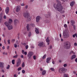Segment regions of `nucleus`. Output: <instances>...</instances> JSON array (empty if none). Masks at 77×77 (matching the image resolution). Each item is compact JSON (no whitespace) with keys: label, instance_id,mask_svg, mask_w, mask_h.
Here are the masks:
<instances>
[{"label":"nucleus","instance_id":"79ce46f5","mask_svg":"<svg viewBox=\"0 0 77 77\" xmlns=\"http://www.w3.org/2000/svg\"><path fill=\"white\" fill-rule=\"evenodd\" d=\"M14 47L15 48H17V45L16 44H14Z\"/></svg>","mask_w":77,"mask_h":77},{"label":"nucleus","instance_id":"dca6fc26","mask_svg":"<svg viewBox=\"0 0 77 77\" xmlns=\"http://www.w3.org/2000/svg\"><path fill=\"white\" fill-rule=\"evenodd\" d=\"M46 72H47L46 70H43L42 73V75H45V74Z\"/></svg>","mask_w":77,"mask_h":77},{"label":"nucleus","instance_id":"052dcab7","mask_svg":"<svg viewBox=\"0 0 77 77\" xmlns=\"http://www.w3.org/2000/svg\"><path fill=\"white\" fill-rule=\"evenodd\" d=\"M75 62H77V58H76V59H75Z\"/></svg>","mask_w":77,"mask_h":77},{"label":"nucleus","instance_id":"ddd939ff","mask_svg":"<svg viewBox=\"0 0 77 77\" xmlns=\"http://www.w3.org/2000/svg\"><path fill=\"white\" fill-rule=\"evenodd\" d=\"M51 60V57H48L47 58L46 62L47 63H50V61Z\"/></svg>","mask_w":77,"mask_h":77},{"label":"nucleus","instance_id":"c03bdc74","mask_svg":"<svg viewBox=\"0 0 77 77\" xmlns=\"http://www.w3.org/2000/svg\"><path fill=\"white\" fill-rule=\"evenodd\" d=\"M74 45L75 46H76V47H77V44L76 43H75Z\"/></svg>","mask_w":77,"mask_h":77},{"label":"nucleus","instance_id":"f3484780","mask_svg":"<svg viewBox=\"0 0 77 77\" xmlns=\"http://www.w3.org/2000/svg\"><path fill=\"white\" fill-rule=\"evenodd\" d=\"M76 57V55H72V56L71 59V60H72L73 59L75 58Z\"/></svg>","mask_w":77,"mask_h":77},{"label":"nucleus","instance_id":"a19ab883","mask_svg":"<svg viewBox=\"0 0 77 77\" xmlns=\"http://www.w3.org/2000/svg\"><path fill=\"white\" fill-rule=\"evenodd\" d=\"M2 49H3V50H5V46H2Z\"/></svg>","mask_w":77,"mask_h":77},{"label":"nucleus","instance_id":"1a4fd4ad","mask_svg":"<svg viewBox=\"0 0 77 77\" xmlns=\"http://www.w3.org/2000/svg\"><path fill=\"white\" fill-rule=\"evenodd\" d=\"M65 71V68H62L59 69V72L60 73H62Z\"/></svg>","mask_w":77,"mask_h":77},{"label":"nucleus","instance_id":"f8f14e48","mask_svg":"<svg viewBox=\"0 0 77 77\" xmlns=\"http://www.w3.org/2000/svg\"><path fill=\"white\" fill-rule=\"evenodd\" d=\"M41 17L40 16H38L36 17V21L37 23L39 22V20H41Z\"/></svg>","mask_w":77,"mask_h":77},{"label":"nucleus","instance_id":"2eb2a0df","mask_svg":"<svg viewBox=\"0 0 77 77\" xmlns=\"http://www.w3.org/2000/svg\"><path fill=\"white\" fill-rule=\"evenodd\" d=\"M9 7H7L6 8L5 10V12L7 14L9 13Z\"/></svg>","mask_w":77,"mask_h":77},{"label":"nucleus","instance_id":"2f4dec72","mask_svg":"<svg viewBox=\"0 0 77 77\" xmlns=\"http://www.w3.org/2000/svg\"><path fill=\"white\" fill-rule=\"evenodd\" d=\"M30 26H32V27H34V26H35V25L34 24L31 23L30 24Z\"/></svg>","mask_w":77,"mask_h":77},{"label":"nucleus","instance_id":"a18cd8bd","mask_svg":"<svg viewBox=\"0 0 77 77\" xmlns=\"http://www.w3.org/2000/svg\"><path fill=\"white\" fill-rule=\"evenodd\" d=\"M66 66H67V64H64L63 65V66H64V67H66Z\"/></svg>","mask_w":77,"mask_h":77},{"label":"nucleus","instance_id":"603ef678","mask_svg":"<svg viewBox=\"0 0 77 77\" xmlns=\"http://www.w3.org/2000/svg\"><path fill=\"white\" fill-rule=\"evenodd\" d=\"M52 63L54 64V63H55L54 61H52Z\"/></svg>","mask_w":77,"mask_h":77},{"label":"nucleus","instance_id":"680f3d73","mask_svg":"<svg viewBox=\"0 0 77 77\" xmlns=\"http://www.w3.org/2000/svg\"><path fill=\"white\" fill-rule=\"evenodd\" d=\"M2 8H0V12L1 11H2Z\"/></svg>","mask_w":77,"mask_h":77},{"label":"nucleus","instance_id":"473e14b6","mask_svg":"<svg viewBox=\"0 0 77 77\" xmlns=\"http://www.w3.org/2000/svg\"><path fill=\"white\" fill-rule=\"evenodd\" d=\"M22 68L21 67H19V68H18L17 70L18 71H20V70H21V69Z\"/></svg>","mask_w":77,"mask_h":77},{"label":"nucleus","instance_id":"6e6d98bb","mask_svg":"<svg viewBox=\"0 0 77 77\" xmlns=\"http://www.w3.org/2000/svg\"><path fill=\"white\" fill-rule=\"evenodd\" d=\"M14 77H17V76L16 75H14Z\"/></svg>","mask_w":77,"mask_h":77},{"label":"nucleus","instance_id":"0eeeda50","mask_svg":"<svg viewBox=\"0 0 77 77\" xmlns=\"http://www.w3.org/2000/svg\"><path fill=\"white\" fill-rule=\"evenodd\" d=\"M33 53L32 52H29L27 54V56L29 57V59H31V57L33 56Z\"/></svg>","mask_w":77,"mask_h":77},{"label":"nucleus","instance_id":"39448f33","mask_svg":"<svg viewBox=\"0 0 77 77\" xmlns=\"http://www.w3.org/2000/svg\"><path fill=\"white\" fill-rule=\"evenodd\" d=\"M21 60L20 59L18 58L16 63V67H18V66H20V65H21Z\"/></svg>","mask_w":77,"mask_h":77},{"label":"nucleus","instance_id":"7c9ffc66","mask_svg":"<svg viewBox=\"0 0 77 77\" xmlns=\"http://www.w3.org/2000/svg\"><path fill=\"white\" fill-rule=\"evenodd\" d=\"M2 17H0V23H2Z\"/></svg>","mask_w":77,"mask_h":77},{"label":"nucleus","instance_id":"9b49d317","mask_svg":"<svg viewBox=\"0 0 77 77\" xmlns=\"http://www.w3.org/2000/svg\"><path fill=\"white\" fill-rule=\"evenodd\" d=\"M21 10V7L20 5H18L16 9V12H18L20 11Z\"/></svg>","mask_w":77,"mask_h":77},{"label":"nucleus","instance_id":"4be33fe9","mask_svg":"<svg viewBox=\"0 0 77 77\" xmlns=\"http://www.w3.org/2000/svg\"><path fill=\"white\" fill-rule=\"evenodd\" d=\"M47 57V55H46V54H45L43 57L42 59H45V57Z\"/></svg>","mask_w":77,"mask_h":77},{"label":"nucleus","instance_id":"7ed1b4c3","mask_svg":"<svg viewBox=\"0 0 77 77\" xmlns=\"http://www.w3.org/2000/svg\"><path fill=\"white\" fill-rule=\"evenodd\" d=\"M5 25H6V26H7L8 30H11V29H12L13 27H12V26L10 25V24L8 22H5Z\"/></svg>","mask_w":77,"mask_h":77},{"label":"nucleus","instance_id":"3c124183","mask_svg":"<svg viewBox=\"0 0 77 77\" xmlns=\"http://www.w3.org/2000/svg\"><path fill=\"white\" fill-rule=\"evenodd\" d=\"M4 19H6V16H4Z\"/></svg>","mask_w":77,"mask_h":77},{"label":"nucleus","instance_id":"4c0bfd02","mask_svg":"<svg viewBox=\"0 0 77 77\" xmlns=\"http://www.w3.org/2000/svg\"><path fill=\"white\" fill-rule=\"evenodd\" d=\"M36 57L35 56H34L33 57V59L34 60H35Z\"/></svg>","mask_w":77,"mask_h":77},{"label":"nucleus","instance_id":"423d86ee","mask_svg":"<svg viewBox=\"0 0 77 77\" xmlns=\"http://www.w3.org/2000/svg\"><path fill=\"white\" fill-rule=\"evenodd\" d=\"M64 48L67 50L69 48V45L68 44V42H66L64 44Z\"/></svg>","mask_w":77,"mask_h":77},{"label":"nucleus","instance_id":"c9c22d12","mask_svg":"<svg viewBox=\"0 0 77 77\" xmlns=\"http://www.w3.org/2000/svg\"><path fill=\"white\" fill-rule=\"evenodd\" d=\"M31 35H32V34H31V32H29L28 35L30 37V36H31Z\"/></svg>","mask_w":77,"mask_h":77},{"label":"nucleus","instance_id":"6e6552de","mask_svg":"<svg viewBox=\"0 0 77 77\" xmlns=\"http://www.w3.org/2000/svg\"><path fill=\"white\" fill-rule=\"evenodd\" d=\"M45 18H50L51 17V12H49L48 13V15L47 14H45Z\"/></svg>","mask_w":77,"mask_h":77},{"label":"nucleus","instance_id":"9d476101","mask_svg":"<svg viewBox=\"0 0 77 77\" xmlns=\"http://www.w3.org/2000/svg\"><path fill=\"white\" fill-rule=\"evenodd\" d=\"M38 45L39 47H45V44L43 42H41L38 44Z\"/></svg>","mask_w":77,"mask_h":77},{"label":"nucleus","instance_id":"4468645a","mask_svg":"<svg viewBox=\"0 0 77 77\" xmlns=\"http://www.w3.org/2000/svg\"><path fill=\"white\" fill-rule=\"evenodd\" d=\"M4 63H3L0 62V68L2 69L4 68Z\"/></svg>","mask_w":77,"mask_h":77},{"label":"nucleus","instance_id":"bb28decb","mask_svg":"<svg viewBox=\"0 0 77 77\" xmlns=\"http://www.w3.org/2000/svg\"><path fill=\"white\" fill-rule=\"evenodd\" d=\"M18 55L17 54H16L15 55H14L13 56L14 58H17L18 57Z\"/></svg>","mask_w":77,"mask_h":77},{"label":"nucleus","instance_id":"c85d7f7f","mask_svg":"<svg viewBox=\"0 0 77 77\" xmlns=\"http://www.w3.org/2000/svg\"><path fill=\"white\" fill-rule=\"evenodd\" d=\"M75 36H76V38L77 37V34H74L73 35V38H75Z\"/></svg>","mask_w":77,"mask_h":77},{"label":"nucleus","instance_id":"aec40b11","mask_svg":"<svg viewBox=\"0 0 77 77\" xmlns=\"http://www.w3.org/2000/svg\"><path fill=\"white\" fill-rule=\"evenodd\" d=\"M74 1L72 2L70 4V5L71 6H72V7L73 6V5H74Z\"/></svg>","mask_w":77,"mask_h":77},{"label":"nucleus","instance_id":"e433bc0d","mask_svg":"<svg viewBox=\"0 0 77 77\" xmlns=\"http://www.w3.org/2000/svg\"><path fill=\"white\" fill-rule=\"evenodd\" d=\"M64 27H65L66 28V27H67V25H66V24H65L64 25Z\"/></svg>","mask_w":77,"mask_h":77},{"label":"nucleus","instance_id":"0e129e2a","mask_svg":"<svg viewBox=\"0 0 77 77\" xmlns=\"http://www.w3.org/2000/svg\"><path fill=\"white\" fill-rule=\"evenodd\" d=\"M61 62H62V60H59V62L60 63Z\"/></svg>","mask_w":77,"mask_h":77},{"label":"nucleus","instance_id":"b1692460","mask_svg":"<svg viewBox=\"0 0 77 77\" xmlns=\"http://www.w3.org/2000/svg\"><path fill=\"white\" fill-rule=\"evenodd\" d=\"M45 23H50V21L48 20H46L45 21Z\"/></svg>","mask_w":77,"mask_h":77},{"label":"nucleus","instance_id":"13d9d810","mask_svg":"<svg viewBox=\"0 0 77 77\" xmlns=\"http://www.w3.org/2000/svg\"><path fill=\"white\" fill-rule=\"evenodd\" d=\"M14 41H15V39H13L12 40V42H14Z\"/></svg>","mask_w":77,"mask_h":77},{"label":"nucleus","instance_id":"f257e3e1","mask_svg":"<svg viewBox=\"0 0 77 77\" xmlns=\"http://www.w3.org/2000/svg\"><path fill=\"white\" fill-rule=\"evenodd\" d=\"M56 2L57 3V4L55 3L54 5V7L55 9H57V11L60 12L61 14H63L65 12V10H63V7L61 5L60 2L59 0H56Z\"/></svg>","mask_w":77,"mask_h":77},{"label":"nucleus","instance_id":"72a5a7b5","mask_svg":"<svg viewBox=\"0 0 77 77\" xmlns=\"http://www.w3.org/2000/svg\"><path fill=\"white\" fill-rule=\"evenodd\" d=\"M50 69L52 71H54V68H52Z\"/></svg>","mask_w":77,"mask_h":77},{"label":"nucleus","instance_id":"6ab92c4d","mask_svg":"<svg viewBox=\"0 0 77 77\" xmlns=\"http://www.w3.org/2000/svg\"><path fill=\"white\" fill-rule=\"evenodd\" d=\"M35 32L36 33H39V29H37L36 28H35Z\"/></svg>","mask_w":77,"mask_h":77},{"label":"nucleus","instance_id":"ea45409f","mask_svg":"<svg viewBox=\"0 0 77 77\" xmlns=\"http://www.w3.org/2000/svg\"><path fill=\"white\" fill-rule=\"evenodd\" d=\"M3 54H7V53L5 52H4L3 53Z\"/></svg>","mask_w":77,"mask_h":77},{"label":"nucleus","instance_id":"338daca9","mask_svg":"<svg viewBox=\"0 0 77 77\" xmlns=\"http://www.w3.org/2000/svg\"><path fill=\"white\" fill-rule=\"evenodd\" d=\"M50 48L51 49V48H52V47L51 46H50Z\"/></svg>","mask_w":77,"mask_h":77},{"label":"nucleus","instance_id":"4d7b16f0","mask_svg":"<svg viewBox=\"0 0 77 77\" xmlns=\"http://www.w3.org/2000/svg\"><path fill=\"white\" fill-rule=\"evenodd\" d=\"M21 57L22 58H23V55H22L21 56Z\"/></svg>","mask_w":77,"mask_h":77},{"label":"nucleus","instance_id":"8fccbe9b","mask_svg":"<svg viewBox=\"0 0 77 77\" xmlns=\"http://www.w3.org/2000/svg\"><path fill=\"white\" fill-rule=\"evenodd\" d=\"M8 44H10V40H8Z\"/></svg>","mask_w":77,"mask_h":77},{"label":"nucleus","instance_id":"49530a36","mask_svg":"<svg viewBox=\"0 0 77 77\" xmlns=\"http://www.w3.org/2000/svg\"><path fill=\"white\" fill-rule=\"evenodd\" d=\"M24 54H25V55H27V52H24Z\"/></svg>","mask_w":77,"mask_h":77},{"label":"nucleus","instance_id":"37998d69","mask_svg":"<svg viewBox=\"0 0 77 77\" xmlns=\"http://www.w3.org/2000/svg\"><path fill=\"white\" fill-rule=\"evenodd\" d=\"M26 49H27V48H29V46H28V45H26Z\"/></svg>","mask_w":77,"mask_h":77},{"label":"nucleus","instance_id":"c756f323","mask_svg":"<svg viewBox=\"0 0 77 77\" xmlns=\"http://www.w3.org/2000/svg\"><path fill=\"white\" fill-rule=\"evenodd\" d=\"M26 28L27 30H29V25L27 24L26 26Z\"/></svg>","mask_w":77,"mask_h":77},{"label":"nucleus","instance_id":"e2e57ef3","mask_svg":"<svg viewBox=\"0 0 77 77\" xmlns=\"http://www.w3.org/2000/svg\"><path fill=\"white\" fill-rule=\"evenodd\" d=\"M21 6H24V4H21Z\"/></svg>","mask_w":77,"mask_h":77},{"label":"nucleus","instance_id":"5701e85b","mask_svg":"<svg viewBox=\"0 0 77 77\" xmlns=\"http://www.w3.org/2000/svg\"><path fill=\"white\" fill-rule=\"evenodd\" d=\"M71 23L72 24H75V22H74V20H71Z\"/></svg>","mask_w":77,"mask_h":77},{"label":"nucleus","instance_id":"cd10ccee","mask_svg":"<svg viewBox=\"0 0 77 77\" xmlns=\"http://www.w3.org/2000/svg\"><path fill=\"white\" fill-rule=\"evenodd\" d=\"M24 66H25V64H24V63L23 62L22 64V67H24Z\"/></svg>","mask_w":77,"mask_h":77},{"label":"nucleus","instance_id":"09e8293b","mask_svg":"<svg viewBox=\"0 0 77 77\" xmlns=\"http://www.w3.org/2000/svg\"><path fill=\"white\" fill-rule=\"evenodd\" d=\"M40 71H43V69H42V68H40Z\"/></svg>","mask_w":77,"mask_h":77},{"label":"nucleus","instance_id":"a878e982","mask_svg":"<svg viewBox=\"0 0 77 77\" xmlns=\"http://www.w3.org/2000/svg\"><path fill=\"white\" fill-rule=\"evenodd\" d=\"M12 63L13 65H14V64H15V60H12Z\"/></svg>","mask_w":77,"mask_h":77},{"label":"nucleus","instance_id":"5fc2aeb1","mask_svg":"<svg viewBox=\"0 0 77 77\" xmlns=\"http://www.w3.org/2000/svg\"><path fill=\"white\" fill-rule=\"evenodd\" d=\"M34 1V0H31L30 1V2H33Z\"/></svg>","mask_w":77,"mask_h":77},{"label":"nucleus","instance_id":"58836bf2","mask_svg":"<svg viewBox=\"0 0 77 77\" xmlns=\"http://www.w3.org/2000/svg\"><path fill=\"white\" fill-rule=\"evenodd\" d=\"M22 72L23 74H24V73H25V70H23L22 71Z\"/></svg>","mask_w":77,"mask_h":77},{"label":"nucleus","instance_id":"412c9836","mask_svg":"<svg viewBox=\"0 0 77 77\" xmlns=\"http://www.w3.org/2000/svg\"><path fill=\"white\" fill-rule=\"evenodd\" d=\"M12 22H13L12 20L10 19H9V22H8V23H9V24H10V23H12Z\"/></svg>","mask_w":77,"mask_h":77},{"label":"nucleus","instance_id":"bf43d9fd","mask_svg":"<svg viewBox=\"0 0 77 77\" xmlns=\"http://www.w3.org/2000/svg\"><path fill=\"white\" fill-rule=\"evenodd\" d=\"M60 38H61V34H60Z\"/></svg>","mask_w":77,"mask_h":77},{"label":"nucleus","instance_id":"774afa93","mask_svg":"<svg viewBox=\"0 0 77 77\" xmlns=\"http://www.w3.org/2000/svg\"><path fill=\"white\" fill-rule=\"evenodd\" d=\"M61 41H63V39H62V38H61Z\"/></svg>","mask_w":77,"mask_h":77},{"label":"nucleus","instance_id":"f704fd0d","mask_svg":"<svg viewBox=\"0 0 77 77\" xmlns=\"http://www.w3.org/2000/svg\"><path fill=\"white\" fill-rule=\"evenodd\" d=\"M9 68H10V66L9 65H8V66L7 67V69H9Z\"/></svg>","mask_w":77,"mask_h":77},{"label":"nucleus","instance_id":"f03ea898","mask_svg":"<svg viewBox=\"0 0 77 77\" xmlns=\"http://www.w3.org/2000/svg\"><path fill=\"white\" fill-rule=\"evenodd\" d=\"M23 16L24 17L26 18L27 21H30L31 20L32 17L30 16V14L28 11H26V12L24 13L23 14Z\"/></svg>","mask_w":77,"mask_h":77},{"label":"nucleus","instance_id":"de8ad7c7","mask_svg":"<svg viewBox=\"0 0 77 77\" xmlns=\"http://www.w3.org/2000/svg\"><path fill=\"white\" fill-rule=\"evenodd\" d=\"M25 8L26 9L28 8V5H26L25 6Z\"/></svg>","mask_w":77,"mask_h":77},{"label":"nucleus","instance_id":"a211bd4d","mask_svg":"<svg viewBox=\"0 0 77 77\" xmlns=\"http://www.w3.org/2000/svg\"><path fill=\"white\" fill-rule=\"evenodd\" d=\"M46 41L47 42H48V45L50 44V43L49 42H50V40H49V39H48V38L46 40Z\"/></svg>","mask_w":77,"mask_h":77},{"label":"nucleus","instance_id":"20e7f679","mask_svg":"<svg viewBox=\"0 0 77 77\" xmlns=\"http://www.w3.org/2000/svg\"><path fill=\"white\" fill-rule=\"evenodd\" d=\"M63 38H67L68 35V31H65L63 32Z\"/></svg>","mask_w":77,"mask_h":77},{"label":"nucleus","instance_id":"393cba45","mask_svg":"<svg viewBox=\"0 0 77 77\" xmlns=\"http://www.w3.org/2000/svg\"><path fill=\"white\" fill-rule=\"evenodd\" d=\"M63 77H68V75L67 74H64V75Z\"/></svg>","mask_w":77,"mask_h":77},{"label":"nucleus","instance_id":"864d4df0","mask_svg":"<svg viewBox=\"0 0 77 77\" xmlns=\"http://www.w3.org/2000/svg\"><path fill=\"white\" fill-rule=\"evenodd\" d=\"M22 53L23 54H24V50H22Z\"/></svg>","mask_w":77,"mask_h":77},{"label":"nucleus","instance_id":"69168bd1","mask_svg":"<svg viewBox=\"0 0 77 77\" xmlns=\"http://www.w3.org/2000/svg\"><path fill=\"white\" fill-rule=\"evenodd\" d=\"M61 1H62L63 2H65L64 0H61Z\"/></svg>","mask_w":77,"mask_h":77}]
</instances>
